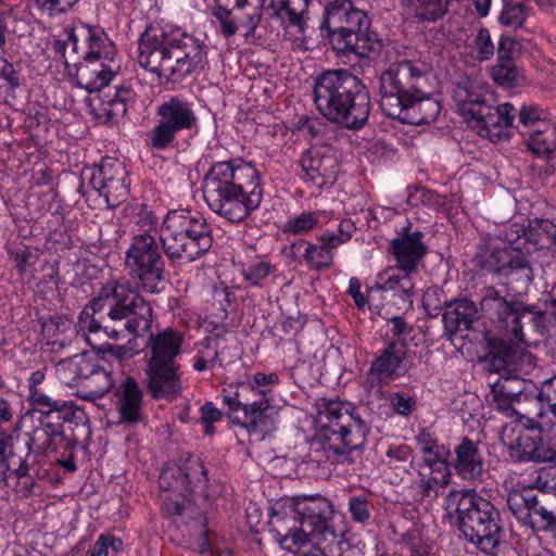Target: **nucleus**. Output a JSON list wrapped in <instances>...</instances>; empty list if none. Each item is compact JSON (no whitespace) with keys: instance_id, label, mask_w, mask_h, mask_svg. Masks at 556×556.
<instances>
[{"instance_id":"nucleus-1","label":"nucleus","mask_w":556,"mask_h":556,"mask_svg":"<svg viewBox=\"0 0 556 556\" xmlns=\"http://www.w3.org/2000/svg\"><path fill=\"white\" fill-rule=\"evenodd\" d=\"M480 308L496 330V334L486 338L489 369L501 375L491 387V402L506 415L529 391V387H534L520 378V374L535 364V357L522 346L525 328L543 336L547 330L548 316L536 305L506 299L493 286L483 290Z\"/></svg>"},{"instance_id":"nucleus-2","label":"nucleus","mask_w":556,"mask_h":556,"mask_svg":"<svg viewBox=\"0 0 556 556\" xmlns=\"http://www.w3.org/2000/svg\"><path fill=\"white\" fill-rule=\"evenodd\" d=\"M152 324L150 303L128 282L110 281L85 305L76 327L86 341L97 348L91 334L104 333L113 340L125 338L126 333L138 338L150 333Z\"/></svg>"},{"instance_id":"nucleus-3","label":"nucleus","mask_w":556,"mask_h":556,"mask_svg":"<svg viewBox=\"0 0 556 556\" xmlns=\"http://www.w3.org/2000/svg\"><path fill=\"white\" fill-rule=\"evenodd\" d=\"M138 63L156 75L160 83L181 81L204 68L206 45L179 28L151 23L140 35Z\"/></svg>"},{"instance_id":"nucleus-4","label":"nucleus","mask_w":556,"mask_h":556,"mask_svg":"<svg viewBox=\"0 0 556 556\" xmlns=\"http://www.w3.org/2000/svg\"><path fill=\"white\" fill-rule=\"evenodd\" d=\"M202 191L210 210L230 223L248 218L264 195L260 172L241 160L213 164L203 178Z\"/></svg>"},{"instance_id":"nucleus-5","label":"nucleus","mask_w":556,"mask_h":556,"mask_svg":"<svg viewBox=\"0 0 556 556\" xmlns=\"http://www.w3.org/2000/svg\"><path fill=\"white\" fill-rule=\"evenodd\" d=\"M316 412L311 450L317 460L352 465L359 459L369 430L356 409L349 403L320 399Z\"/></svg>"},{"instance_id":"nucleus-6","label":"nucleus","mask_w":556,"mask_h":556,"mask_svg":"<svg viewBox=\"0 0 556 556\" xmlns=\"http://www.w3.org/2000/svg\"><path fill=\"white\" fill-rule=\"evenodd\" d=\"M313 101L327 121L349 130L361 129L370 113L367 87L349 70H329L316 76Z\"/></svg>"},{"instance_id":"nucleus-7","label":"nucleus","mask_w":556,"mask_h":556,"mask_svg":"<svg viewBox=\"0 0 556 556\" xmlns=\"http://www.w3.org/2000/svg\"><path fill=\"white\" fill-rule=\"evenodd\" d=\"M446 510L457 515L458 529L465 540L492 555L504 533L501 514L488 500L470 490H454L446 496Z\"/></svg>"},{"instance_id":"nucleus-8","label":"nucleus","mask_w":556,"mask_h":556,"mask_svg":"<svg viewBox=\"0 0 556 556\" xmlns=\"http://www.w3.org/2000/svg\"><path fill=\"white\" fill-rule=\"evenodd\" d=\"M370 20L352 0H328L324 5L320 31L339 53L366 58L375 50L376 39L369 33Z\"/></svg>"},{"instance_id":"nucleus-9","label":"nucleus","mask_w":556,"mask_h":556,"mask_svg":"<svg viewBox=\"0 0 556 556\" xmlns=\"http://www.w3.org/2000/svg\"><path fill=\"white\" fill-rule=\"evenodd\" d=\"M182 337L173 329L149 333L147 349V388L153 399H175L181 391L180 365L176 358L181 352Z\"/></svg>"},{"instance_id":"nucleus-10","label":"nucleus","mask_w":556,"mask_h":556,"mask_svg":"<svg viewBox=\"0 0 556 556\" xmlns=\"http://www.w3.org/2000/svg\"><path fill=\"white\" fill-rule=\"evenodd\" d=\"M301 527L307 534L312 549L304 556H342L346 544L343 533H338L332 525L333 505L326 497L316 495L294 496Z\"/></svg>"},{"instance_id":"nucleus-11","label":"nucleus","mask_w":556,"mask_h":556,"mask_svg":"<svg viewBox=\"0 0 556 556\" xmlns=\"http://www.w3.org/2000/svg\"><path fill=\"white\" fill-rule=\"evenodd\" d=\"M431 64L421 59H402L389 65L379 78L381 111L388 104L414 97L428 86Z\"/></svg>"},{"instance_id":"nucleus-12","label":"nucleus","mask_w":556,"mask_h":556,"mask_svg":"<svg viewBox=\"0 0 556 556\" xmlns=\"http://www.w3.org/2000/svg\"><path fill=\"white\" fill-rule=\"evenodd\" d=\"M273 400L271 390H261L248 381L229 384L223 390V403L228 407L227 417L233 425L258 432L266 424L267 412Z\"/></svg>"},{"instance_id":"nucleus-13","label":"nucleus","mask_w":556,"mask_h":556,"mask_svg":"<svg viewBox=\"0 0 556 556\" xmlns=\"http://www.w3.org/2000/svg\"><path fill=\"white\" fill-rule=\"evenodd\" d=\"M125 265L143 291L159 293L165 280V263L154 235L136 233L126 251Z\"/></svg>"},{"instance_id":"nucleus-14","label":"nucleus","mask_w":556,"mask_h":556,"mask_svg":"<svg viewBox=\"0 0 556 556\" xmlns=\"http://www.w3.org/2000/svg\"><path fill=\"white\" fill-rule=\"evenodd\" d=\"M159 121L148 135V143L156 150L173 146L177 134L189 131L198 126L193 105L180 96H172L156 109Z\"/></svg>"},{"instance_id":"nucleus-15","label":"nucleus","mask_w":556,"mask_h":556,"mask_svg":"<svg viewBox=\"0 0 556 556\" xmlns=\"http://www.w3.org/2000/svg\"><path fill=\"white\" fill-rule=\"evenodd\" d=\"M556 412V376L546 379L541 387L529 390L506 414L508 417L527 419L529 428L540 431H553V418Z\"/></svg>"},{"instance_id":"nucleus-16","label":"nucleus","mask_w":556,"mask_h":556,"mask_svg":"<svg viewBox=\"0 0 556 556\" xmlns=\"http://www.w3.org/2000/svg\"><path fill=\"white\" fill-rule=\"evenodd\" d=\"M68 42L56 39L52 43L53 52L60 56L71 81L88 92L101 90L112 80L115 72L106 64L67 53Z\"/></svg>"},{"instance_id":"nucleus-17","label":"nucleus","mask_w":556,"mask_h":556,"mask_svg":"<svg viewBox=\"0 0 556 556\" xmlns=\"http://www.w3.org/2000/svg\"><path fill=\"white\" fill-rule=\"evenodd\" d=\"M299 515L294 497L280 500L273 507L268 521L274 539L290 553H296L307 544V534L301 527Z\"/></svg>"},{"instance_id":"nucleus-18","label":"nucleus","mask_w":556,"mask_h":556,"mask_svg":"<svg viewBox=\"0 0 556 556\" xmlns=\"http://www.w3.org/2000/svg\"><path fill=\"white\" fill-rule=\"evenodd\" d=\"M67 53L89 60L106 61L115 55L116 48L100 26H91L83 22L74 23L67 29Z\"/></svg>"},{"instance_id":"nucleus-19","label":"nucleus","mask_w":556,"mask_h":556,"mask_svg":"<svg viewBox=\"0 0 556 556\" xmlns=\"http://www.w3.org/2000/svg\"><path fill=\"white\" fill-rule=\"evenodd\" d=\"M89 185L104 197L109 207H116L129 194L128 172L117 160H103L97 169L91 170Z\"/></svg>"},{"instance_id":"nucleus-20","label":"nucleus","mask_w":556,"mask_h":556,"mask_svg":"<svg viewBox=\"0 0 556 556\" xmlns=\"http://www.w3.org/2000/svg\"><path fill=\"white\" fill-rule=\"evenodd\" d=\"M406 355V343L391 340L372 361L365 379L366 390L379 389L382 383L404 376L408 369L405 363Z\"/></svg>"},{"instance_id":"nucleus-21","label":"nucleus","mask_w":556,"mask_h":556,"mask_svg":"<svg viewBox=\"0 0 556 556\" xmlns=\"http://www.w3.org/2000/svg\"><path fill=\"white\" fill-rule=\"evenodd\" d=\"M382 112L387 116L405 124L424 125L437 119L441 112V105L439 101L429 97L427 90L424 89L414 97L388 104Z\"/></svg>"},{"instance_id":"nucleus-22","label":"nucleus","mask_w":556,"mask_h":556,"mask_svg":"<svg viewBox=\"0 0 556 556\" xmlns=\"http://www.w3.org/2000/svg\"><path fill=\"white\" fill-rule=\"evenodd\" d=\"M300 165L304 177L318 188L333 184L339 168L334 154L323 148L306 150L300 159Z\"/></svg>"},{"instance_id":"nucleus-23","label":"nucleus","mask_w":556,"mask_h":556,"mask_svg":"<svg viewBox=\"0 0 556 556\" xmlns=\"http://www.w3.org/2000/svg\"><path fill=\"white\" fill-rule=\"evenodd\" d=\"M168 227L186 239L204 243L203 251L206 253L213 244L212 229L205 218L199 213H191L185 210L170 211L163 220Z\"/></svg>"},{"instance_id":"nucleus-24","label":"nucleus","mask_w":556,"mask_h":556,"mask_svg":"<svg viewBox=\"0 0 556 556\" xmlns=\"http://www.w3.org/2000/svg\"><path fill=\"white\" fill-rule=\"evenodd\" d=\"M422 232H409L391 241V251L396 261L397 269L402 273H414L419 262L427 254V245L422 242Z\"/></svg>"},{"instance_id":"nucleus-25","label":"nucleus","mask_w":556,"mask_h":556,"mask_svg":"<svg viewBox=\"0 0 556 556\" xmlns=\"http://www.w3.org/2000/svg\"><path fill=\"white\" fill-rule=\"evenodd\" d=\"M514 106L510 103H504L497 106L486 104L478 106L471 111L468 123L477 128L481 136H497L502 128L509 127L514 121Z\"/></svg>"},{"instance_id":"nucleus-26","label":"nucleus","mask_w":556,"mask_h":556,"mask_svg":"<svg viewBox=\"0 0 556 556\" xmlns=\"http://www.w3.org/2000/svg\"><path fill=\"white\" fill-rule=\"evenodd\" d=\"M479 444V441H472L468 437H464L454 447L455 459L452 466L456 475L464 480H480L485 472L484 457Z\"/></svg>"},{"instance_id":"nucleus-27","label":"nucleus","mask_w":556,"mask_h":556,"mask_svg":"<svg viewBox=\"0 0 556 556\" xmlns=\"http://www.w3.org/2000/svg\"><path fill=\"white\" fill-rule=\"evenodd\" d=\"M181 231L177 232L168 227L163 222L160 229V241L165 255L172 262L189 263L205 254L203 251L204 243L200 241L187 240L185 236L180 235Z\"/></svg>"},{"instance_id":"nucleus-28","label":"nucleus","mask_w":556,"mask_h":556,"mask_svg":"<svg viewBox=\"0 0 556 556\" xmlns=\"http://www.w3.org/2000/svg\"><path fill=\"white\" fill-rule=\"evenodd\" d=\"M115 405L119 421L138 424L142 420V391L132 377H127L114 391Z\"/></svg>"},{"instance_id":"nucleus-29","label":"nucleus","mask_w":556,"mask_h":556,"mask_svg":"<svg viewBox=\"0 0 556 556\" xmlns=\"http://www.w3.org/2000/svg\"><path fill=\"white\" fill-rule=\"evenodd\" d=\"M26 437L27 451L46 454L61 448L65 451L73 448V441L66 438L64 430H61L56 424L52 425L43 421V426L39 424L33 431L27 432Z\"/></svg>"},{"instance_id":"nucleus-30","label":"nucleus","mask_w":556,"mask_h":556,"mask_svg":"<svg viewBox=\"0 0 556 556\" xmlns=\"http://www.w3.org/2000/svg\"><path fill=\"white\" fill-rule=\"evenodd\" d=\"M513 445L507 452L514 462H556V450L545 443L540 435H531L529 430Z\"/></svg>"},{"instance_id":"nucleus-31","label":"nucleus","mask_w":556,"mask_h":556,"mask_svg":"<svg viewBox=\"0 0 556 556\" xmlns=\"http://www.w3.org/2000/svg\"><path fill=\"white\" fill-rule=\"evenodd\" d=\"M443 307L444 330L450 337L456 332L469 330L478 319L476 304L468 299L444 301Z\"/></svg>"},{"instance_id":"nucleus-32","label":"nucleus","mask_w":556,"mask_h":556,"mask_svg":"<svg viewBox=\"0 0 556 556\" xmlns=\"http://www.w3.org/2000/svg\"><path fill=\"white\" fill-rule=\"evenodd\" d=\"M527 146L533 154L546 160V166L543 169L545 174L555 170L556 156L553 153L556 150V126L542 122L529 134Z\"/></svg>"},{"instance_id":"nucleus-33","label":"nucleus","mask_w":556,"mask_h":556,"mask_svg":"<svg viewBox=\"0 0 556 556\" xmlns=\"http://www.w3.org/2000/svg\"><path fill=\"white\" fill-rule=\"evenodd\" d=\"M451 0H399L406 18L416 23L437 22L448 11Z\"/></svg>"},{"instance_id":"nucleus-34","label":"nucleus","mask_w":556,"mask_h":556,"mask_svg":"<svg viewBox=\"0 0 556 556\" xmlns=\"http://www.w3.org/2000/svg\"><path fill=\"white\" fill-rule=\"evenodd\" d=\"M290 257L305 263L311 269L321 271L333 265V254L325 252L321 243L314 244L300 239L290 244Z\"/></svg>"},{"instance_id":"nucleus-35","label":"nucleus","mask_w":556,"mask_h":556,"mask_svg":"<svg viewBox=\"0 0 556 556\" xmlns=\"http://www.w3.org/2000/svg\"><path fill=\"white\" fill-rule=\"evenodd\" d=\"M98 366L99 364L94 359L83 353L60 362L58 372L63 382L79 388Z\"/></svg>"},{"instance_id":"nucleus-36","label":"nucleus","mask_w":556,"mask_h":556,"mask_svg":"<svg viewBox=\"0 0 556 556\" xmlns=\"http://www.w3.org/2000/svg\"><path fill=\"white\" fill-rule=\"evenodd\" d=\"M507 279L506 285L516 294L527 292L533 281V269L529 257L520 249L515 253V257L502 274Z\"/></svg>"},{"instance_id":"nucleus-37","label":"nucleus","mask_w":556,"mask_h":556,"mask_svg":"<svg viewBox=\"0 0 556 556\" xmlns=\"http://www.w3.org/2000/svg\"><path fill=\"white\" fill-rule=\"evenodd\" d=\"M484 88L476 80L465 78L455 84L453 98L460 113L468 119L471 111L485 103Z\"/></svg>"},{"instance_id":"nucleus-38","label":"nucleus","mask_w":556,"mask_h":556,"mask_svg":"<svg viewBox=\"0 0 556 556\" xmlns=\"http://www.w3.org/2000/svg\"><path fill=\"white\" fill-rule=\"evenodd\" d=\"M518 251L519 249L513 245L484 247L480 249L476 260L481 269L502 276Z\"/></svg>"},{"instance_id":"nucleus-39","label":"nucleus","mask_w":556,"mask_h":556,"mask_svg":"<svg viewBox=\"0 0 556 556\" xmlns=\"http://www.w3.org/2000/svg\"><path fill=\"white\" fill-rule=\"evenodd\" d=\"M538 494L534 488L514 489L507 495V506L516 519L525 526L534 527L532 510L536 505Z\"/></svg>"},{"instance_id":"nucleus-40","label":"nucleus","mask_w":556,"mask_h":556,"mask_svg":"<svg viewBox=\"0 0 556 556\" xmlns=\"http://www.w3.org/2000/svg\"><path fill=\"white\" fill-rule=\"evenodd\" d=\"M167 478H177L181 480V486L186 488L194 482H206L207 470L200 458L190 459L185 469L178 467H167L160 475V486L163 490H169L172 484Z\"/></svg>"},{"instance_id":"nucleus-41","label":"nucleus","mask_w":556,"mask_h":556,"mask_svg":"<svg viewBox=\"0 0 556 556\" xmlns=\"http://www.w3.org/2000/svg\"><path fill=\"white\" fill-rule=\"evenodd\" d=\"M113 387L111 371L98 366L96 370L80 384L77 396L93 402L102 399Z\"/></svg>"},{"instance_id":"nucleus-42","label":"nucleus","mask_w":556,"mask_h":556,"mask_svg":"<svg viewBox=\"0 0 556 556\" xmlns=\"http://www.w3.org/2000/svg\"><path fill=\"white\" fill-rule=\"evenodd\" d=\"M312 0H270L274 15L303 30L304 20Z\"/></svg>"},{"instance_id":"nucleus-43","label":"nucleus","mask_w":556,"mask_h":556,"mask_svg":"<svg viewBox=\"0 0 556 556\" xmlns=\"http://www.w3.org/2000/svg\"><path fill=\"white\" fill-rule=\"evenodd\" d=\"M523 236L538 250L551 249L556 245V224L549 219H532L523 229Z\"/></svg>"},{"instance_id":"nucleus-44","label":"nucleus","mask_w":556,"mask_h":556,"mask_svg":"<svg viewBox=\"0 0 556 556\" xmlns=\"http://www.w3.org/2000/svg\"><path fill=\"white\" fill-rule=\"evenodd\" d=\"M223 338L220 334L206 337L200 342L193 364L197 371H204L217 364L222 366V359L219 358Z\"/></svg>"},{"instance_id":"nucleus-45","label":"nucleus","mask_w":556,"mask_h":556,"mask_svg":"<svg viewBox=\"0 0 556 556\" xmlns=\"http://www.w3.org/2000/svg\"><path fill=\"white\" fill-rule=\"evenodd\" d=\"M52 402L62 404L58 408L48 407L41 408L37 405H31L33 410L39 414L38 421L41 426L45 422H49L52 425H59L61 430L63 429L64 422H72L76 418L77 406L73 402L63 401L60 399H52Z\"/></svg>"},{"instance_id":"nucleus-46","label":"nucleus","mask_w":556,"mask_h":556,"mask_svg":"<svg viewBox=\"0 0 556 556\" xmlns=\"http://www.w3.org/2000/svg\"><path fill=\"white\" fill-rule=\"evenodd\" d=\"M422 457V466L437 460L448 459L450 450L440 444L437 438L426 428H422L416 437Z\"/></svg>"},{"instance_id":"nucleus-47","label":"nucleus","mask_w":556,"mask_h":556,"mask_svg":"<svg viewBox=\"0 0 556 556\" xmlns=\"http://www.w3.org/2000/svg\"><path fill=\"white\" fill-rule=\"evenodd\" d=\"M410 273L403 274H389L386 271L387 278L379 285L382 291L393 292V295L399 296L402 301L412 303V294L414 285L409 278Z\"/></svg>"},{"instance_id":"nucleus-48","label":"nucleus","mask_w":556,"mask_h":556,"mask_svg":"<svg viewBox=\"0 0 556 556\" xmlns=\"http://www.w3.org/2000/svg\"><path fill=\"white\" fill-rule=\"evenodd\" d=\"M530 15V8L523 2L505 1L498 21L503 26L521 28Z\"/></svg>"},{"instance_id":"nucleus-49","label":"nucleus","mask_w":556,"mask_h":556,"mask_svg":"<svg viewBox=\"0 0 556 556\" xmlns=\"http://www.w3.org/2000/svg\"><path fill=\"white\" fill-rule=\"evenodd\" d=\"M319 212H302L289 218L281 227L283 235L300 236L316 228L319 224Z\"/></svg>"},{"instance_id":"nucleus-50","label":"nucleus","mask_w":556,"mask_h":556,"mask_svg":"<svg viewBox=\"0 0 556 556\" xmlns=\"http://www.w3.org/2000/svg\"><path fill=\"white\" fill-rule=\"evenodd\" d=\"M213 16L219 23L220 31L225 37L233 36L239 29V21L232 11V5H227L220 1H215Z\"/></svg>"},{"instance_id":"nucleus-51","label":"nucleus","mask_w":556,"mask_h":556,"mask_svg":"<svg viewBox=\"0 0 556 556\" xmlns=\"http://www.w3.org/2000/svg\"><path fill=\"white\" fill-rule=\"evenodd\" d=\"M45 375L40 370H36L29 378V395L28 401L30 405H37L41 408L54 407L58 408L61 404L52 402V397L47 395L38 386L43 381Z\"/></svg>"},{"instance_id":"nucleus-52","label":"nucleus","mask_w":556,"mask_h":556,"mask_svg":"<svg viewBox=\"0 0 556 556\" xmlns=\"http://www.w3.org/2000/svg\"><path fill=\"white\" fill-rule=\"evenodd\" d=\"M493 79L505 87H513L518 84L521 78L520 71L514 61L497 62L492 67Z\"/></svg>"},{"instance_id":"nucleus-53","label":"nucleus","mask_w":556,"mask_h":556,"mask_svg":"<svg viewBox=\"0 0 556 556\" xmlns=\"http://www.w3.org/2000/svg\"><path fill=\"white\" fill-rule=\"evenodd\" d=\"M97 117L104 123L117 122L123 118L127 113V108L124 103L115 100L114 97L108 100H101L99 108L94 109Z\"/></svg>"},{"instance_id":"nucleus-54","label":"nucleus","mask_w":556,"mask_h":556,"mask_svg":"<svg viewBox=\"0 0 556 556\" xmlns=\"http://www.w3.org/2000/svg\"><path fill=\"white\" fill-rule=\"evenodd\" d=\"M276 269L275 265L269 262L258 261L250 264L242 269L243 278L252 286H261L262 281L266 279Z\"/></svg>"},{"instance_id":"nucleus-55","label":"nucleus","mask_w":556,"mask_h":556,"mask_svg":"<svg viewBox=\"0 0 556 556\" xmlns=\"http://www.w3.org/2000/svg\"><path fill=\"white\" fill-rule=\"evenodd\" d=\"M235 295L228 288H216L213 292V315L223 320L228 316V309Z\"/></svg>"},{"instance_id":"nucleus-56","label":"nucleus","mask_w":556,"mask_h":556,"mask_svg":"<svg viewBox=\"0 0 556 556\" xmlns=\"http://www.w3.org/2000/svg\"><path fill=\"white\" fill-rule=\"evenodd\" d=\"M349 511L354 522L365 523L370 519V503L366 495L352 496L349 500Z\"/></svg>"},{"instance_id":"nucleus-57","label":"nucleus","mask_w":556,"mask_h":556,"mask_svg":"<svg viewBox=\"0 0 556 556\" xmlns=\"http://www.w3.org/2000/svg\"><path fill=\"white\" fill-rule=\"evenodd\" d=\"M520 420L521 419L516 417L514 420L506 422L502 427L500 438L506 448L514 446L513 444L517 443V440H520L521 435L530 429L529 425H522L520 424Z\"/></svg>"},{"instance_id":"nucleus-58","label":"nucleus","mask_w":556,"mask_h":556,"mask_svg":"<svg viewBox=\"0 0 556 556\" xmlns=\"http://www.w3.org/2000/svg\"><path fill=\"white\" fill-rule=\"evenodd\" d=\"M475 47L477 49L478 60L484 61L492 58L495 51V47L488 28H479L475 38Z\"/></svg>"},{"instance_id":"nucleus-59","label":"nucleus","mask_w":556,"mask_h":556,"mask_svg":"<svg viewBox=\"0 0 556 556\" xmlns=\"http://www.w3.org/2000/svg\"><path fill=\"white\" fill-rule=\"evenodd\" d=\"M70 320L62 316H52L48 320H46L41 326L42 334L52 340L53 343L56 342L55 338L70 328Z\"/></svg>"},{"instance_id":"nucleus-60","label":"nucleus","mask_w":556,"mask_h":556,"mask_svg":"<svg viewBox=\"0 0 556 556\" xmlns=\"http://www.w3.org/2000/svg\"><path fill=\"white\" fill-rule=\"evenodd\" d=\"M429 469V477H433L435 483H441L443 486H447L451 483V470L448 459L437 460L431 464L424 465Z\"/></svg>"},{"instance_id":"nucleus-61","label":"nucleus","mask_w":556,"mask_h":556,"mask_svg":"<svg viewBox=\"0 0 556 556\" xmlns=\"http://www.w3.org/2000/svg\"><path fill=\"white\" fill-rule=\"evenodd\" d=\"M390 403L394 412L403 416H408L416 409V400L400 392L390 395Z\"/></svg>"},{"instance_id":"nucleus-62","label":"nucleus","mask_w":556,"mask_h":556,"mask_svg":"<svg viewBox=\"0 0 556 556\" xmlns=\"http://www.w3.org/2000/svg\"><path fill=\"white\" fill-rule=\"evenodd\" d=\"M445 489L441 483H435L433 477H429L426 473H420V480L418 482V492L422 498H435L441 490Z\"/></svg>"},{"instance_id":"nucleus-63","label":"nucleus","mask_w":556,"mask_h":556,"mask_svg":"<svg viewBox=\"0 0 556 556\" xmlns=\"http://www.w3.org/2000/svg\"><path fill=\"white\" fill-rule=\"evenodd\" d=\"M0 79L7 83L9 89L14 90L21 86V74L14 65L7 60L0 61Z\"/></svg>"},{"instance_id":"nucleus-64","label":"nucleus","mask_w":556,"mask_h":556,"mask_svg":"<svg viewBox=\"0 0 556 556\" xmlns=\"http://www.w3.org/2000/svg\"><path fill=\"white\" fill-rule=\"evenodd\" d=\"M532 520H534V525L540 522L542 529L549 533L552 532L553 526L556 523L554 514L540 505L539 498H536L535 508L532 510Z\"/></svg>"}]
</instances>
